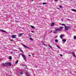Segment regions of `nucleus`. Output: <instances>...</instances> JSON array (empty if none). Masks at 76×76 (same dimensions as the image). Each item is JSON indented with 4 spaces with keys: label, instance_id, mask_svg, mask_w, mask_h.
<instances>
[{
    "label": "nucleus",
    "instance_id": "6e6552de",
    "mask_svg": "<svg viewBox=\"0 0 76 76\" xmlns=\"http://www.w3.org/2000/svg\"><path fill=\"white\" fill-rule=\"evenodd\" d=\"M50 26H54V23H53L51 24Z\"/></svg>",
    "mask_w": 76,
    "mask_h": 76
},
{
    "label": "nucleus",
    "instance_id": "8fccbe9b",
    "mask_svg": "<svg viewBox=\"0 0 76 76\" xmlns=\"http://www.w3.org/2000/svg\"><path fill=\"white\" fill-rule=\"evenodd\" d=\"M23 66H25V65H24Z\"/></svg>",
    "mask_w": 76,
    "mask_h": 76
},
{
    "label": "nucleus",
    "instance_id": "c756f323",
    "mask_svg": "<svg viewBox=\"0 0 76 76\" xmlns=\"http://www.w3.org/2000/svg\"><path fill=\"white\" fill-rule=\"evenodd\" d=\"M10 41H12V42L14 41V40H13V39H10Z\"/></svg>",
    "mask_w": 76,
    "mask_h": 76
},
{
    "label": "nucleus",
    "instance_id": "7c9ffc66",
    "mask_svg": "<svg viewBox=\"0 0 76 76\" xmlns=\"http://www.w3.org/2000/svg\"><path fill=\"white\" fill-rule=\"evenodd\" d=\"M43 4H46V3L45 2L43 3Z\"/></svg>",
    "mask_w": 76,
    "mask_h": 76
},
{
    "label": "nucleus",
    "instance_id": "09e8293b",
    "mask_svg": "<svg viewBox=\"0 0 76 76\" xmlns=\"http://www.w3.org/2000/svg\"><path fill=\"white\" fill-rule=\"evenodd\" d=\"M39 7H41V6H39Z\"/></svg>",
    "mask_w": 76,
    "mask_h": 76
},
{
    "label": "nucleus",
    "instance_id": "423d86ee",
    "mask_svg": "<svg viewBox=\"0 0 76 76\" xmlns=\"http://www.w3.org/2000/svg\"><path fill=\"white\" fill-rule=\"evenodd\" d=\"M3 66L4 67H7V63L6 62L5 63H3Z\"/></svg>",
    "mask_w": 76,
    "mask_h": 76
},
{
    "label": "nucleus",
    "instance_id": "c03bdc74",
    "mask_svg": "<svg viewBox=\"0 0 76 76\" xmlns=\"http://www.w3.org/2000/svg\"><path fill=\"white\" fill-rule=\"evenodd\" d=\"M58 0H56V1H58Z\"/></svg>",
    "mask_w": 76,
    "mask_h": 76
},
{
    "label": "nucleus",
    "instance_id": "1a4fd4ad",
    "mask_svg": "<svg viewBox=\"0 0 76 76\" xmlns=\"http://www.w3.org/2000/svg\"><path fill=\"white\" fill-rule=\"evenodd\" d=\"M56 31H57V32L58 31H61V29H60L57 28L56 29Z\"/></svg>",
    "mask_w": 76,
    "mask_h": 76
},
{
    "label": "nucleus",
    "instance_id": "f03ea898",
    "mask_svg": "<svg viewBox=\"0 0 76 76\" xmlns=\"http://www.w3.org/2000/svg\"><path fill=\"white\" fill-rule=\"evenodd\" d=\"M65 29L66 31H67L69 29H70V26H65Z\"/></svg>",
    "mask_w": 76,
    "mask_h": 76
},
{
    "label": "nucleus",
    "instance_id": "20e7f679",
    "mask_svg": "<svg viewBox=\"0 0 76 76\" xmlns=\"http://www.w3.org/2000/svg\"><path fill=\"white\" fill-rule=\"evenodd\" d=\"M7 66H10L12 65V64L10 62H7Z\"/></svg>",
    "mask_w": 76,
    "mask_h": 76
},
{
    "label": "nucleus",
    "instance_id": "ea45409f",
    "mask_svg": "<svg viewBox=\"0 0 76 76\" xmlns=\"http://www.w3.org/2000/svg\"><path fill=\"white\" fill-rule=\"evenodd\" d=\"M35 67H36V68H37V66H35Z\"/></svg>",
    "mask_w": 76,
    "mask_h": 76
},
{
    "label": "nucleus",
    "instance_id": "4c0bfd02",
    "mask_svg": "<svg viewBox=\"0 0 76 76\" xmlns=\"http://www.w3.org/2000/svg\"><path fill=\"white\" fill-rule=\"evenodd\" d=\"M32 32H33V33H34V31H31Z\"/></svg>",
    "mask_w": 76,
    "mask_h": 76
},
{
    "label": "nucleus",
    "instance_id": "37998d69",
    "mask_svg": "<svg viewBox=\"0 0 76 76\" xmlns=\"http://www.w3.org/2000/svg\"><path fill=\"white\" fill-rule=\"evenodd\" d=\"M58 9H59V10H60V8H58Z\"/></svg>",
    "mask_w": 76,
    "mask_h": 76
},
{
    "label": "nucleus",
    "instance_id": "2eb2a0df",
    "mask_svg": "<svg viewBox=\"0 0 76 76\" xmlns=\"http://www.w3.org/2000/svg\"><path fill=\"white\" fill-rule=\"evenodd\" d=\"M63 27L60 26L59 27V29H63Z\"/></svg>",
    "mask_w": 76,
    "mask_h": 76
},
{
    "label": "nucleus",
    "instance_id": "ddd939ff",
    "mask_svg": "<svg viewBox=\"0 0 76 76\" xmlns=\"http://www.w3.org/2000/svg\"><path fill=\"white\" fill-rule=\"evenodd\" d=\"M71 10L72 11H73V12H76V10L72 9H71Z\"/></svg>",
    "mask_w": 76,
    "mask_h": 76
},
{
    "label": "nucleus",
    "instance_id": "c9c22d12",
    "mask_svg": "<svg viewBox=\"0 0 76 76\" xmlns=\"http://www.w3.org/2000/svg\"><path fill=\"white\" fill-rule=\"evenodd\" d=\"M75 53H73V52H72V54L73 55H74V54Z\"/></svg>",
    "mask_w": 76,
    "mask_h": 76
},
{
    "label": "nucleus",
    "instance_id": "6ab92c4d",
    "mask_svg": "<svg viewBox=\"0 0 76 76\" xmlns=\"http://www.w3.org/2000/svg\"><path fill=\"white\" fill-rule=\"evenodd\" d=\"M18 61H19V60H17V61H16V62L15 63V64H17V63H18Z\"/></svg>",
    "mask_w": 76,
    "mask_h": 76
},
{
    "label": "nucleus",
    "instance_id": "58836bf2",
    "mask_svg": "<svg viewBox=\"0 0 76 76\" xmlns=\"http://www.w3.org/2000/svg\"><path fill=\"white\" fill-rule=\"evenodd\" d=\"M28 56H29V57H31V55H28Z\"/></svg>",
    "mask_w": 76,
    "mask_h": 76
},
{
    "label": "nucleus",
    "instance_id": "dca6fc26",
    "mask_svg": "<svg viewBox=\"0 0 76 76\" xmlns=\"http://www.w3.org/2000/svg\"><path fill=\"white\" fill-rule=\"evenodd\" d=\"M58 39H56L55 40V42H56V43H57V42H58Z\"/></svg>",
    "mask_w": 76,
    "mask_h": 76
},
{
    "label": "nucleus",
    "instance_id": "0eeeda50",
    "mask_svg": "<svg viewBox=\"0 0 76 76\" xmlns=\"http://www.w3.org/2000/svg\"><path fill=\"white\" fill-rule=\"evenodd\" d=\"M0 31H2V32H5V33H6V32H6V31L3 30H2V29H0Z\"/></svg>",
    "mask_w": 76,
    "mask_h": 76
},
{
    "label": "nucleus",
    "instance_id": "a19ab883",
    "mask_svg": "<svg viewBox=\"0 0 76 76\" xmlns=\"http://www.w3.org/2000/svg\"><path fill=\"white\" fill-rule=\"evenodd\" d=\"M50 32H53V30H51V31H50Z\"/></svg>",
    "mask_w": 76,
    "mask_h": 76
},
{
    "label": "nucleus",
    "instance_id": "72a5a7b5",
    "mask_svg": "<svg viewBox=\"0 0 76 76\" xmlns=\"http://www.w3.org/2000/svg\"><path fill=\"white\" fill-rule=\"evenodd\" d=\"M45 34L44 36V38H45Z\"/></svg>",
    "mask_w": 76,
    "mask_h": 76
},
{
    "label": "nucleus",
    "instance_id": "9d476101",
    "mask_svg": "<svg viewBox=\"0 0 76 76\" xmlns=\"http://www.w3.org/2000/svg\"><path fill=\"white\" fill-rule=\"evenodd\" d=\"M62 41H63V43H64L66 41V39H62Z\"/></svg>",
    "mask_w": 76,
    "mask_h": 76
},
{
    "label": "nucleus",
    "instance_id": "f257e3e1",
    "mask_svg": "<svg viewBox=\"0 0 76 76\" xmlns=\"http://www.w3.org/2000/svg\"><path fill=\"white\" fill-rule=\"evenodd\" d=\"M20 54L21 55V56H22L25 61H26V60H27V58H26V56H25V55L23 54L22 53H20Z\"/></svg>",
    "mask_w": 76,
    "mask_h": 76
},
{
    "label": "nucleus",
    "instance_id": "e433bc0d",
    "mask_svg": "<svg viewBox=\"0 0 76 76\" xmlns=\"http://www.w3.org/2000/svg\"><path fill=\"white\" fill-rule=\"evenodd\" d=\"M60 56H61V57H62V56H63V55H62L61 54H60Z\"/></svg>",
    "mask_w": 76,
    "mask_h": 76
},
{
    "label": "nucleus",
    "instance_id": "a878e982",
    "mask_svg": "<svg viewBox=\"0 0 76 76\" xmlns=\"http://www.w3.org/2000/svg\"><path fill=\"white\" fill-rule=\"evenodd\" d=\"M60 38L62 39H63V38L62 37V36H61V35Z\"/></svg>",
    "mask_w": 76,
    "mask_h": 76
},
{
    "label": "nucleus",
    "instance_id": "cd10ccee",
    "mask_svg": "<svg viewBox=\"0 0 76 76\" xmlns=\"http://www.w3.org/2000/svg\"><path fill=\"white\" fill-rule=\"evenodd\" d=\"M42 43H43V45H46V44H45L44 43V42H42Z\"/></svg>",
    "mask_w": 76,
    "mask_h": 76
},
{
    "label": "nucleus",
    "instance_id": "f704fd0d",
    "mask_svg": "<svg viewBox=\"0 0 76 76\" xmlns=\"http://www.w3.org/2000/svg\"><path fill=\"white\" fill-rule=\"evenodd\" d=\"M49 47H50L51 48L52 47L51 46H50V45H49Z\"/></svg>",
    "mask_w": 76,
    "mask_h": 76
},
{
    "label": "nucleus",
    "instance_id": "412c9836",
    "mask_svg": "<svg viewBox=\"0 0 76 76\" xmlns=\"http://www.w3.org/2000/svg\"><path fill=\"white\" fill-rule=\"evenodd\" d=\"M74 39H76V36H74Z\"/></svg>",
    "mask_w": 76,
    "mask_h": 76
},
{
    "label": "nucleus",
    "instance_id": "7ed1b4c3",
    "mask_svg": "<svg viewBox=\"0 0 76 76\" xmlns=\"http://www.w3.org/2000/svg\"><path fill=\"white\" fill-rule=\"evenodd\" d=\"M21 45H22L23 46V47H24L25 48H27V49H29V47L27 46L26 45H25L23 44H22Z\"/></svg>",
    "mask_w": 76,
    "mask_h": 76
},
{
    "label": "nucleus",
    "instance_id": "79ce46f5",
    "mask_svg": "<svg viewBox=\"0 0 76 76\" xmlns=\"http://www.w3.org/2000/svg\"><path fill=\"white\" fill-rule=\"evenodd\" d=\"M55 38H57V36H56V37H55Z\"/></svg>",
    "mask_w": 76,
    "mask_h": 76
},
{
    "label": "nucleus",
    "instance_id": "473e14b6",
    "mask_svg": "<svg viewBox=\"0 0 76 76\" xmlns=\"http://www.w3.org/2000/svg\"><path fill=\"white\" fill-rule=\"evenodd\" d=\"M28 37H31V36L30 34H28Z\"/></svg>",
    "mask_w": 76,
    "mask_h": 76
},
{
    "label": "nucleus",
    "instance_id": "4be33fe9",
    "mask_svg": "<svg viewBox=\"0 0 76 76\" xmlns=\"http://www.w3.org/2000/svg\"><path fill=\"white\" fill-rule=\"evenodd\" d=\"M56 32L57 33H58V31H53V33H54V34H56Z\"/></svg>",
    "mask_w": 76,
    "mask_h": 76
},
{
    "label": "nucleus",
    "instance_id": "b1692460",
    "mask_svg": "<svg viewBox=\"0 0 76 76\" xmlns=\"http://www.w3.org/2000/svg\"><path fill=\"white\" fill-rule=\"evenodd\" d=\"M56 47H58V48H59V49H60V47L59 46H58L57 45Z\"/></svg>",
    "mask_w": 76,
    "mask_h": 76
},
{
    "label": "nucleus",
    "instance_id": "f3484780",
    "mask_svg": "<svg viewBox=\"0 0 76 76\" xmlns=\"http://www.w3.org/2000/svg\"><path fill=\"white\" fill-rule=\"evenodd\" d=\"M30 27H31V28H33V29H34V28H35V27H34V26H31Z\"/></svg>",
    "mask_w": 76,
    "mask_h": 76
},
{
    "label": "nucleus",
    "instance_id": "f8f14e48",
    "mask_svg": "<svg viewBox=\"0 0 76 76\" xmlns=\"http://www.w3.org/2000/svg\"><path fill=\"white\" fill-rule=\"evenodd\" d=\"M23 34V33H21L20 34H19V37H21V36H22V35Z\"/></svg>",
    "mask_w": 76,
    "mask_h": 76
},
{
    "label": "nucleus",
    "instance_id": "39448f33",
    "mask_svg": "<svg viewBox=\"0 0 76 76\" xmlns=\"http://www.w3.org/2000/svg\"><path fill=\"white\" fill-rule=\"evenodd\" d=\"M16 35H12L11 36L12 38H16Z\"/></svg>",
    "mask_w": 76,
    "mask_h": 76
},
{
    "label": "nucleus",
    "instance_id": "a211bd4d",
    "mask_svg": "<svg viewBox=\"0 0 76 76\" xmlns=\"http://www.w3.org/2000/svg\"><path fill=\"white\" fill-rule=\"evenodd\" d=\"M15 51V50H13L12 52H11L10 53L11 54H13V52Z\"/></svg>",
    "mask_w": 76,
    "mask_h": 76
},
{
    "label": "nucleus",
    "instance_id": "9b49d317",
    "mask_svg": "<svg viewBox=\"0 0 76 76\" xmlns=\"http://www.w3.org/2000/svg\"><path fill=\"white\" fill-rule=\"evenodd\" d=\"M18 49H19V50H20V51H21V52H22V53H23V52L22 50H21V49H20V48H19Z\"/></svg>",
    "mask_w": 76,
    "mask_h": 76
},
{
    "label": "nucleus",
    "instance_id": "3c124183",
    "mask_svg": "<svg viewBox=\"0 0 76 76\" xmlns=\"http://www.w3.org/2000/svg\"><path fill=\"white\" fill-rule=\"evenodd\" d=\"M75 6H76V5Z\"/></svg>",
    "mask_w": 76,
    "mask_h": 76
},
{
    "label": "nucleus",
    "instance_id": "aec40b11",
    "mask_svg": "<svg viewBox=\"0 0 76 76\" xmlns=\"http://www.w3.org/2000/svg\"><path fill=\"white\" fill-rule=\"evenodd\" d=\"M20 74H21V75H23V71L21 72L20 73Z\"/></svg>",
    "mask_w": 76,
    "mask_h": 76
},
{
    "label": "nucleus",
    "instance_id": "2f4dec72",
    "mask_svg": "<svg viewBox=\"0 0 76 76\" xmlns=\"http://www.w3.org/2000/svg\"><path fill=\"white\" fill-rule=\"evenodd\" d=\"M61 35L62 37H64V34H61Z\"/></svg>",
    "mask_w": 76,
    "mask_h": 76
},
{
    "label": "nucleus",
    "instance_id": "bb28decb",
    "mask_svg": "<svg viewBox=\"0 0 76 76\" xmlns=\"http://www.w3.org/2000/svg\"><path fill=\"white\" fill-rule=\"evenodd\" d=\"M62 25H63V26H64L65 27V26H66V25H65V24H62Z\"/></svg>",
    "mask_w": 76,
    "mask_h": 76
},
{
    "label": "nucleus",
    "instance_id": "393cba45",
    "mask_svg": "<svg viewBox=\"0 0 76 76\" xmlns=\"http://www.w3.org/2000/svg\"><path fill=\"white\" fill-rule=\"evenodd\" d=\"M59 7H60V8H61H61H62V7L61 6V5H60Z\"/></svg>",
    "mask_w": 76,
    "mask_h": 76
},
{
    "label": "nucleus",
    "instance_id": "de8ad7c7",
    "mask_svg": "<svg viewBox=\"0 0 76 76\" xmlns=\"http://www.w3.org/2000/svg\"><path fill=\"white\" fill-rule=\"evenodd\" d=\"M27 76H29V75H27Z\"/></svg>",
    "mask_w": 76,
    "mask_h": 76
},
{
    "label": "nucleus",
    "instance_id": "c85d7f7f",
    "mask_svg": "<svg viewBox=\"0 0 76 76\" xmlns=\"http://www.w3.org/2000/svg\"><path fill=\"white\" fill-rule=\"evenodd\" d=\"M73 56H74V57H76V56L75 55V54H74L73 55Z\"/></svg>",
    "mask_w": 76,
    "mask_h": 76
},
{
    "label": "nucleus",
    "instance_id": "a18cd8bd",
    "mask_svg": "<svg viewBox=\"0 0 76 76\" xmlns=\"http://www.w3.org/2000/svg\"><path fill=\"white\" fill-rule=\"evenodd\" d=\"M61 20H63V19H62Z\"/></svg>",
    "mask_w": 76,
    "mask_h": 76
},
{
    "label": "nucleus",
    "instance_id": "5701e85b",
    "mask_svg": "<svg viewBox=\"0 0 76 76\" xmlns=\"http://www.w3.org/2000/svg\"><path fill=\"white\" fill-rule=\"evenodd\" d=\"M12 57L11 56H10L9 57L10 60H12Z\"/></svg>",
    "mask_w": 76,
    "mask_h": 76
},
{
    "label": "nucleus",
    "instance_id": "4468645a",
    "mask_svg": "<svg viewBox=\"0 0 76 76\" xmlns=\"http://www.w3.org/2000/svg\"><path fill=\"white\" fill-rule=\"evenodd\" d=\"M29 39H30V40H31V41H34V39H32V38H29Z\"/></svg>",
    "mask_w": 76,
    "mask_h": 76
},
{
    "label": "nucleus",
    "instance_id": "49530a36",
    "mask_svg": "<svg viewBox=\"0 0 76 76\" xmlns=\"http://www.w3.org/2000/svg\"><path fill=\"white\" fill-rule=\"evenodd\" d=\"M19 56L20 57V54H19Z\"/></svg>",
    "mask_w": 76,
    "mask_h": 76
}]
</instances>
